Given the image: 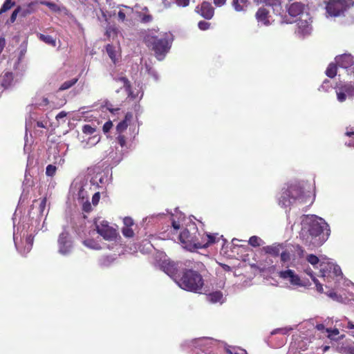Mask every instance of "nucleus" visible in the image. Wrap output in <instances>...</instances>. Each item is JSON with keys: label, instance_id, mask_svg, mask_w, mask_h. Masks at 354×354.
I'll return each instance as SVG.
<instances>
[{"label": "nucleus", "instance_id": "nucleus-1", "mask_svg": "<svg viewBox=\"0 0 354 354\" xmlns=\"http://www.w3.org/2000/svg\"><path fill=\"white\" fill-rule=\"evenodd\" d=\"M330 229L328 223L322 218H308L302 224L299 238L302 243L313 250L322 245L328 239Z\"/></svg>", "mask_w": 354, "mask_h": 354}, {"label": "nucleus", "instance_id": "nucleus-2", "mask_svg": "<svg viewBox=\"0 0 354 354\" xmlns=\"http://www.w3.org/2000/svg\"><path fill=\"white\" fill-rule=\"evenodd\" d=\"M218 234L200 232L195 223H189L179 234L178 239L183 247L194 252L198 249L207 248L218 241Z\"/></svg>", "mask_w": 354, "mask_h": 354}, {"label": "nucleus", "instance_id": "nucleus-3", "mask_svg": "<svg viewBox=\"0 0 354 354\" xmlns=\"http://www.w3.org/2000/svg\"><path fill=\"white\" fill-rule=\"evenodd\" d=\"M175 280L182 289L195 293H201L204 286L202 275L192 269L185 270L180 278Z\"/></svg>", "mask_w": 354, "mask_h": 354}, {"label": "nucleus", "instance_id": "nucleus-4", "mask_svg": "<svg viewBox=\"0 0 354 354\" xmlns=\"http://www.w3.org/2000/svg\"><path fill=\"white\" fill-rule=\"evenodd\" d=\"M145 42L154 52L156 57L159 60L164 58L170 48L169 40L165 37H159L158 36L147 35L145 37Z\"/></svg>", "mask_w": 354, "mask_h": 354}, {"label": "nucleus", "instance_id": "nucleus-5", "mask_svg": "<svg viewBox=\"0 0 354 354\" xmlns=\"http://www.w3.org/2000/svg\"><path fill=\"white\" fill-rule=\"evenodd\" d=\"M328 16L337 17L344 16L345 12L354 6L353 0H328L325 1Z\"/></svg>", "mask_w": 354, "mask_h": 354}, {"label": "nucleus", "instance_id": "nucleus-6", "mask_svg": "<svg viewBox=\"0 0 354 354\" xmlns=\"http://www.w3.org/2000/svg\"><path fill=\"white\" fill-rule=\"evenodd\" d=\"M59 252L66 255L71 252L73 248V242L71 236L66 230H64L58 237Z\"/></svg>", "mask_w": 354, "mask_h": 354}, {"label": "nucleus", "instance_id": "nucleus-7", "mask_svg": "<svg viewBox=\"0 0 354 354\" xmlns=\"http://www.w3.org/2000/svg\"><path fill=\"white\" fill-rule=\"evenodd\" d=\"M96 230L106 241L115 240L118 236L117 230L109 226L106 221H102L100 225H97Z\"/></svg>", "mask_w": 354, "mask_h": 354}, {"label": "nucleus", "instance_id": "nucleus-8", "mask_svg": "<svg viewBox=\"0 0 354 354\" xmlns=\"http://www.w3.org/2000/svg\"><path fill=\"white\" fill-rule=\"evenodd\" d=\"M278 275L281 279H288L290 284L292 286H304V283H302L299 276L295 274L294 270L289 269L286 270H282L278 273Z\"/></svg>", "mask_w": 354, "mask_h": 354}, {"label": "nucleus", "instance_id": "nucleus-9", "mask_svg": "<svg viewBox=\"0 0 354 354\" xmlns=\"http://www.w3.org/2000/svg\"><path fill=\"white\" fill-rule=\"evenodd\" d=\"M196 12L201 15L205 19H211L214 15V9L212 4L207 1H203L201 5L197 6Z\"/></svg>", "mask_w": 354, "mask_h": 354}, {"label": "nucleus", "instance_id": "nucleus-10", "mask_svg": "<svg viewBox=\"0 0 354 354\" xmlns=\"http://www.w3.org/2000/svg\"><path fill=\"white\" fill-rule=\"evenodd\" d=\"M255 17L257 21L261 25L266 26L270 25V19L271 15H270V12L268 9L265 8H259L255 14Z\"/></svg>", "mask_w": 354, "mask_h": 354}, {"label": "nucleus", "instance_id": "nucleus-11", "mask_svg": "<svg viewBox=\"0 0 354 354\" xmlns=\"http://www.w3.org/2000/svg\"><path fill=\"white\" fill-rule=\"evenodd\" d=\"M284 243H274L270 245L264 246L262 250L268 254L271 255L273 257H277L279 256L281 250L283 249Z\"/></svg>", "mask_w": 354, "mask_h": 354}, {"label": "nucleus", "instance_id": "nucleus-12", "mask_svg": "<svg viewBox=\"0 0 354 354\" xmlns=\"http://www.w3.org/2000/svg\"><path fill=\"white\" fill-rule=\"evenodd\" d=\"M162 270L172 278L176 277L178 268L176 264L171 261H164L161 264Z\"/></svg>", "mask_w": 354, "mask_h": 354}, {"label": "nucleus", "instance_id": "nucleus-13", "mask_svg": "<svg viewBox=\"0 0 354 354\" xmlns=\"http://www.w3.org/2000/svg\"><path fill=\"white\" fill-rule=\"evenodd\" d=\"M335 62L339 67L343 68H348L354 63L353 58L350 54H344L336 57Z\"/></svg>", "mask_w": 354, "mask_h": 354}, {"label": "nucleus", "instance_id": "nucleus-14", "mask_svg": "<svg viewBox=\"0 0 354 354\" xmlns=\"http://www.w3.org/2000/svg\"><path fill=\"white\" fill-rule=\"evenodd\" d=\"M304 7L300 2H294L288 7V12L291 17H297L303 13Z\"/></svg>", "mask_w": 354, "mask_h": 354}, {"label": "nucleus", "instance_id": "nucleus-15", "mask_svg": "<svg viewBox=\"0 0 354 354\" xmlns=\"http://www.w3.org/2000/svg\"><path fill=\"white\" fill-rule=\"evenodd\" d=\"M303 191L301 188L297 185H290L286 190V194L291 198L292 202L301 197Z\"/></svg>", "mask_w": 354, "mask_h": 354}, {"label": "nucleus", "instance_id": "nucleus-16", "mask_svg": "<svg viewBox=\"0 0 354 354\" xmlns=\"http://www.w3.org/2000/svg\"><path fill=\"white\" fill-rule=\"evenodd\" d=\"M333 263L326 261H322L319 263V272L321 273V277H325L330 274L332 272V269L333 268Z\"/></svg>", "mask_w": 354, "mask_h": 354}, {"label": "nucleus", "instance_id": "nucleus-17", "mask_svg": "<svg viewBox=\"0 0 354 354\" xmlns=\"http://www.w3.org/2000/svg\"><path fill=\"white\" fill-rule=\"evenodd\" d=\"M114 80L115 82H120L123 84V88H124V90L126 91V92L127 93L129 96L135 97V96L133 95V91L131 90V83L127 77L121 76V77H115Z\"/></svg>", "mask_w": 354, "mask_h": 354}, {"label": "nucleus", "instance_id": "nucleus-18", "mask_svg": "<svg viewBox=\"0 0 354 354\" xmlns=\"http://www.w3.org/2000/svg\"><path fill=\"white\" fill-rule=\"evenodd\" d=\"M337 86L348 97H354V85L351 83H339Z\"/></svg>", "mask_w": 354, "mask_h": 354}, {"label": "nucleus", "instance_id": "nucleus-19", "mask_svg": "<svg viewBox=\"0 0 354 354\" xmlns=\"http://www.w3.org/2000/svg\"><path fill=\"white\" fill-rule=\"evenodd\" d=\"M248 4V0H232V6L236 12L245 10Z\"/></svg>", "mask_w": 354, "mask_h": 354}, {"label": "nucleus", "instance_id": "nucleus-20", "mask_svg": "<svg viewBox=\"0 0 354 354\" xmlns=\"http://www.w3.org/2000/svg\"><path fill=\"white\" fill-rule=\"evenodd\" d=\"M21 12V15L22 17H26L28 14L30 13V11H29L28 9L22 10L19 6L17 7L12 13L10 17V22L14 23L17 19V15Z\"/></svg>", "mask_w": 354, "mask_h": 354}, {"label": "nucleus", "instance_id": "nucleus-21", "mask_svg": "<svg viewBox=\"0 0 354 354\" xmlns=\"http://www.w3.org/2000/svg\"><path fill=\"white\" fill-rule=\"evenodd\" d=\"M338 65L336 63H330L326 70V75L330 77L333 78L337 75V70Z\"/></svg>", "mask_w": 354, "mask_h": 354}, {"label": "nucleus", "instance_id": "nucleus-22", "mask_svg": "<svg viewBox=\"0 0 354 354\" xmlns=\"http://www.w3.org/2000/svg\"><path fill=\"white\" fill-rule=\"evenodd\" d=\"M223 299V293L221 291H215L207 295V299L212 303L220 302Z\"/></svg>", "mask_w": 354, "mask_h": 354}, {"label": "nucleus", "instance_id": "nucleus-23", "mask_svg": "<svg viewBox=\"0 0 354 354\" xmlns=\"http://www.w3.org/2000/svg\"><path fill=\"white\" fill-rule=\"evenodd\" d=\"M12 80H13L12 73L10 72L6 73L3 75L2 81H1V86L3 88H7L11 85Z\"/></svg>", "mask_w": 354, "mask_h": 354}, {"label": "nucleus", "instance_id": "nucleus-24", "mask_svg": "<svg viewBox=\"0 0 354 354\" xmlns=\"http://www.w3.org/2000/svg\"><path fill=\"white\" fill-rule=\"evenodd\" d=\"M118 29L115 26L109 25L106 28L105 35L109 39H114L118 36Z\"/></svg>", "mask_w": 354, "mask_h": 354}, {"label": "nucleus", "instance_id": "nucleus-25", "mask_svg": "<svg viewBox=\"0 0 354 354\" xmlns=\"http://www.w3.org/2000/svg\"><path fill=\"white\" fill-rule=\"evenodd\" d=\"M38 36V38L44 41V43L48 44V45H50L52 46H56V41L55 39L50 35H44V34H41V33H39L37 35Z\"/></svg>", "mask_w": 354, "mask_h": 354}, {"label": "nucleus", "instance_id": "nucleus-26", "mask_svg": "<svg viewBox=\"0 0 354 354\" xmlns=\"http://www.w3.org/2000/svg\"><path fill=\"white\" fill-rule=\"evenodd\" d=\"M279 256H280L281 261L282 263H286L287 261H289L291 259L290 252L287 249L286 245L285 244L283 245V249L282 250H281Z\"/></svg>", "mask_w": 354, "mask_h": 354}, {"label": "nucleus", "instance_id": "nucleus-27", "mask_svg": "<svg viewBox=\"0 0 354 354\" xmlns=\"http://www.w3.org/2000/svg\"><path fill=\"white\" fill-rule=\"evenodd\" d=\"M257 3H263L272 8L281 7V0H254Z\"/></svg>", "mask_w": 354, "mask_h": 354}, {"label": "nucleus", "instance_id": "nucleus-28", "mask_svg": "<svg viewBox=\"0 0 354 354\" xmlns=\"http://www.w3.org/2000/svg\"><path fill=\"white\" fill-rule=\"evenodd\" d=\"M292 201L288 196L286 194V191H284L282 194V196H281L279 199V205L283 207H288L292 203Z\"/></svg>", "mask_w": 354, "mask_h": 354}, {"label": "nucleus", "instance_id": "nucleus-29", "mask_svg": "<svg viewBox=\"0 0 354 354\" xmlns=\"http://www.w3.org/2000/svg\"><path fill=\"white\" fill-rule=\"evenodd\" d=\"M106 50L109 55V57L111 58V59L113 61V63H115L116 62V51L115 49V47L112 44H107L106 46Z\"/></svg>", "mask_w": 354, "mask_h": 354}, {"label": "nucleus", "instance_id": "nucleus-30", "mask_svg": "<svg viewBox=\"0 0 354 354\" xmlns=\"http://www.w3.org/2000/svg\"><path fill=\"white\" fill-rule=\"evenodd\" d=\"M78 81V78H73L71 80H68L64 82L59 88V91H64L71 88L73 85H75Z\"/></svg>", "mask_w": 354, "mask_h": 354}, {"label": "nucleus", "instance_id": "nucleus-31", "mask_svg": "<svg viewBox=\"0 0 354 354\" xmlns=\"http://www.w3.org/2000/svg\"><path fill=\"white\" fill-rule=\"evenodd\" d=\"M140 21L143 24H148L153 21V16L150 13H138Z\"/></svg>", "mask_w": 354, "mask_h": 354}, {"label": "nucleus", "instance_id": "nucleus-32", "mask_svg": "<svg viewBox=\"0 0 354 354\" xmlns=\"http://www.w3.org/2000/svg\"><path fill=\"white\" fill-rule=\"evenodd\" d=\"M15 3L12 1V0H6L0 9V14L10 10L15 6Z\"/></svg>", "mask_w": 354, "mask_h": 354}, {"label": "nucleus", "instance_id": "nucleus-33", "mask_svg": "<svg viewBox=\"0 0 354 354\" xmlns=\"http://www.w3.org/2000/svg\"><path fill=\"white\" fill-rule=\"evenodd\" d=\"M41 3L42 5L46 6L51 11L54 12H58L60 11V8L55 3L50 1H42Z\"/></svg>", "mask_w": 354, "mask_h": 354}, {"label": "nucleus", "instance_id": "nucleus-34", "mask_svg": "<svg viewBox=\"0 0 354 354\" xmlns=\"http://www.w3.org/2000/svg\"><path fill=\"white\" fill-rule=\"evenodd\" d=\"M307 261L310 263L314 268H317V265L319 263V258L313 254H308L306 257Z\"/></svg>", "mask_w": 354, "mask_h": 354}, {"label": "nucleus", "instance_id": "nucleus-35", "mask_svg": "<svg viewBox=\"0 0 354 354\" xmlns=\"http://www.w3.org/2000/svg\"><path fill=\"white\" fill-rule=\"evenodd\" d=\"M26 244L24 252H28L32 249L33 244V236L31 234L26 236Z\"/></svg>", "mask_w": 354, "mask_h": 354}, {"label": "nucleus", "instance_id": "nucleus-36", "mask_svg": "<svg viewBox=\"0 0 354 354\" xmlns=\"http://www.w3.org/2000/svg\"><path fill=\"white\" fill-rule=\"evenodd\" d=\"M129 124L125 121H120L116 126V131L118 134H122L128 127Z\"/></svg>", "mask_w": 354, "mask_h": 354}, {"label": "nucleus", "instance_id": "nucleus-37", "mask_svg": "<svg viewBox=\"0 0 354 354\" xmlns=\"http://www.w3.org/2000/svg\"><path fill=\"white\" fill-rule=\"evenodd\" d=\"M335 92L337 94V100L339 102H343L346 101L348 95H346L343 91H342V90L339 88L337 86L335 87Z\"/></svg>", "mask_w": 354, "mask_h": 354}, {"label": "nucleus", "instance_id": "nucleus-38", "mask_svg": "<svg viewBox=\"0 0 354 354\" xmlns=\"http://www.w3.org/2000/svg\"><path fill=\"white\" fill-rule=\"evenodd\" d=\"M122 233L127 238H132L134 236V232L131 227H123L122 228Z\"/></svg>", "mask_w": 354, "mask_h": 354}, {"label": "nucleus", "instance_id": "nucleus-39", "mask_svg": "<svg viewBox=\"0 0 354 354\" xmlns=\"http://www.w3.org/2000/svg\"><path fill=\"white\" fill-rule=\"evenodd\" d=\"M57 171V167L53 165H48L46 169V174L48 176L53 177Z\"/></svg>", "mask_w": 354, "mask_h": 354}, {"label": "nucleus", "instance_id": "nucleus-40", "mask_svg": "<svg viewBox=\"0 0 354 354\" xmlns=\"http://www.w3.org/2000/svg\"><path fill=\"white\" fill-rule=\"evenodd\" d=\"M261 241V239L257 236H252L250 238L248 243L250 245L253 247H257L260 245V242Z\"/></svg>", "mask_w": 354, "mask_h": 354}, {"label": "nucleus", "instance_id": "nucleus-41", "mask_svg": "<svg viewBox=\"0 0 354 354\" xmlns=\"http://www.w3.org/2000/svg\"><path fill=\"white\" fill-rule=\"evenodd\" d=\"M82 132L85 134L91 135L95 132V129L90 124H85L82 127Z\"/></svg>", "mask_w": 354, "mask_h": 354}, {"label": "nucleus", "instance_id": "nucleus-42", "mask_svg": "<svg viewBox=\"0 0 354 354\" xmlns=\"http://www.w3.org/2000/svg\"><path fill=\"white\" fill-rule=\"evenodd\" d=\"M116 140L121 147H124L126 146V138L124 135L118 134V136L116 138Z\"/></svg>", "mask_w": 354, "mask_h": 354}, {"label": "nucleus", "instance_id": "nucleus-43", "mask_svg": "<svg viewBox=\"0 0 354 354\" xmlns=\"http://www.w3.org/2000/svg\"><path fill=\"white\" fill-rule=\"evenodd\" d=\"M198 26L201 30H208L210 27V23L205 21H200L198 24Z\"/></svg>", "mask_w": 354, "mask_h": 354}, {"label": "nucleus", "instance_id": "nucleus-44", "mask_svg": "<svg viewBox=\"0 0 354 354\" xmlns=\"http://www.w3.org/2000/svg\"><path fill=\"white\" fill-rule=\"evenodd\" d=\"M180 229V223L179 221H173L171 223V232L177 233L178 230Z\"/></svg>", "mask_w": 354, "mask_h": 354}, {"label": "nucleus", "instance_id": "nucleus-45", "mask_svg": "<svg viewBox=\"0 0 354 354\" xmlns=\"http://www.w3.org/2000/svg\"><path fill=\"white\" fill-rule=\"evenodd\" d=\"M326 331L328 333V338H330L331 339H334L333 336L334 335H337L339 334V330L337 329V328H335V329L326 328Z\"/></svg>", "mask_w": 354, "mask_h": 354}, {"label": "nucleus", "instance_id": "nucleus-46", "mask_svg": "<svg viewBox=\"0 0 354 354\" xmlns=\"http://www.w3.org/2000/svg\"><path fill=\"white\" fill-rule=\"evenodd\" d=\"M112 127H113V122L111 120L106 122L104 124L103 127H102L103 132L104 133L109 132V131L111 129Z\"/></svg>", "mask_w": 354, "mask_h": 354}, {"label": "nucleus", "instance_id": "nucleus-47", "mask_svg": "<svg viewBox=\"0 0 354 354\" xmlns=\"http://www.w3.org/2000/svg\"><path fill=\"white\" fill-rule=\"evenodd\" d=\"M123 223L124 227H131L134 225L133 220L131 217H125L123 219Z\"/></svg>", "mask_w": 354, "mask_h": 354}, {"label": "nucleus", "instance_id": "nucleus-48", "mask_svg": "<svg viewBox=\"0 0 354 354\" xmlns=\"http://www.w3.org/2000/svg\"><path fill=\"white\" fill-rule=\"evenodd\" d=\"M313 281L316 286V289L317 290V292L322 293L323 292V286L322 285V283H320L319 282V281L316 279V277H313Z\"/></svg>", "mask_w": 354, "mask_h": 354}, {"label": "nucleus", "instance_id": "nucleus-49", "mask_svg": "<svg viewBox=\"0 0 354 354\" xmlns=\"http://www.w3.org/2000/svg\"><path fill=\"white\" fill-rule=\"evenodd\" d=\"M100 198V192H96L93 194L92 197V203L93 205H97L99 203Z\"/></svg>", "mask_w": 354, "mask_h": 354}, {"label": "nucleus", "instance_id": "nucleus-50", "mask_svg": "<svg viewBox=\"0 0 354 354\" xmlns=\"http://www.w3.org/2000/svg\"><path fill=\"white\" fill-rule=\"evenodd\" d=\"M92 209L91 205L90 202L86 201L82 205V210L85 212H90Z\"/></svg>", "mask_w": 354, "mask_h": 354}, {"label": "nucleus", "instance_id": "nucleus-51", "mask_svg": "<svg viewBox=\"0 0 354 354\" xmlns=\"http://www.w3.org/2000/svg\"><path fill=\"white\" fill-rule=\"evenodd\" d=\"M176 3L178 6L186 7L189 3V0H175Z\"/></svg>", "mask_w": 354, "mask_h": 354}, {"label": "nucleus", "instance_id": "nucleus-52", "mask_svg": "<svg viewBox=\"0 0 354 354\" xmlns=\"http://www.w3.org/2000/svg\"><path fill=\"white\" fill-rule=\"evenodd\" d=\"M332 272L334 274L335 276H339L342 272L340 268L337 265L333 264Z\"/></svg>", "mask_w": 354, "mask_h": 354}, {"label": "nucleus", "instance_id": "nucleus-53", "mask_svg": "<svg viewBox=\"0 0 354 354\" xmlns=\"http://www.w3.org/2000/svg\"><path fill=\"white\" fill-rule=\"evenodd\" d=\"M133 118V113L131 112H127L125 114L124 119L123 121H125L127 123L129 124V122L132 120Z\"/></svg>", "mask_w": 354, "mask_h": 354}, {"label": "nucleus", "instance_id": "nucleus-54", "mask_svg": "<svg viewBox=\"0 0 354 354\" xmlns=\"http://www.w3.org/2000/svg\"><path fill=\"white\" fill-rule=\"evenodd\" d=\"M39 106H47L49 104V100L47 97H43L41 102L37 104Z\"/></svg>", "mask_w": 354, "mask_h": 354}, {"label": "nucleus", "instance_id": "nucleus-55", "mask_svg": "<svg viewBox=\"0 0 354 354\" xmlns=\"http://www.w3.org/2000/svg\"><path fill=\"white\" fill-rule=\"evenodd\" d=\"M226 0H214V3L217 7H221L225 5Z\"/></svg>", "mask_w": 354, "mask_h": 354}, {"label": "nucleus", "instance_id": "nucleus-56", "mask_svg": "<svg viewBox=\"0 0 354 354\" xmlns=\"http://www.w3.org/2000/svg\"><path fill=\"white\" fill-rule=\"evenodd\" d=\"M118 19L122 21H124L126 19V15H125L124 12L122 10H120L118 12Z\"/></svg>", "mask_w": 354, "mask_h": 354}, {"label": "nucleus", "instance_id": "nucleus-57", "mask_svg": "<svg viewBox=\"0 0 354 354\" xmlns=\"http://www.w3.org/2000/svg\"><path fill=\"white\" fill-rule=\"evenodd\" d=\"M67 113L65 111H61L56 115V119L59 120L61 118H64L66 116Z\"/></svg>", "mask_w": 354, "mask_h": 354}, {"label": "nucleus", "instance_id": "nucleus-58", "mask_svg": "<svg viewBox=\"0 0 354 354\" xmlns=\"http://www.w3.org/2000/svg\"><path fill=\"white\" fill-rule=\"evenodd\" d=\"M46 204V198H42V200L41 201V203H40V208H41V211L45 207Z\"/></svg>", "mask_w": 354, "mask_h": 354}, {"label": "nucleus", "instance_id": "nucleus-59", "mask_svg": "<svg viewBox=\"0 0 354 354\" xmlns=\"http://www.w3.org/2000/svg\"><path fill=\"white\" fill-rule=\"evenodd\" d=\"M316 328L318 330H320V331H324V330H326V328H325V326L324 324H317L316 326Z\"/></svg>", "mask_w": 354, "mask_h": 354}, {"label": "nucleus", "instance_id": "nucleus-60", "mask_svg": "<svg viewBox=\"0 0 354 354\" xmlns=\"http://www.w3.org/2000/svg\"><path fill=\"white\" fill-rule=\"evenodd\" d=\"M296 248H297V251L299 252V255H303L304 250L302 248V247L300 246L299 245H297Z\"/></svg>", "mask_w": 354, "mask_h": 354}, {"label": "nucleus", "instance_id": "nucleus-61", "mask_svg": "<svg viewBox=\"0 0 354 354\" xmlns=\"http://www.w3.org/2000/svg\"><path fill=\"white\" fill-rule=\"evenodd\" d=\"M162 2L165 6H170L171 4L174 2V0H162Z\"/></svg>", "mask_w": 354, "mask_h": 354}, {"label": "nucleus", "instance_id": "nucleus-62", "mask_svg": "<svg viewBox=\"0 0 354 354\" xmlns=\"http://www.w3.org/2000/svg\"><path fill=\"white\" fill-rule=\"evenodd\" d=\"M306 272L309 276H310V277H311V279H313V277H315L313 275V270H312L310 268L307 269V270H306Z\"/></svg>", "mask_w": 354, "mask_h": 354}, {"label": "nucleus", "instance_id": "nucleus-63", "mask_svg": "<svg viewBox=\"0 0 354 354\" xmlns=\"http://www.w3.org/2000/svg\"><path fill=\"white\" fill-rule=\"evenodd\" d=\"M234 354H248L246 351L244 349H239L237 351H235Z\"/></svg>", "mask_w": 354, "mask_h": 354}, {"label": "nucleus", "instance_id": "nucleus-64", "mask_svg": "<svg viewBox=\"0 0 354 354\" xmlns=\"http://www.w3.org/2000/svg\"><path fill=\"white\" fill-rule=\"evenodd\" d=\"M328 295L330 297L333 298V299H335V298H336V297H337V293H336V292H333V291L330 292L328 294Z\"/></svg>", "mask_w": 354, "mask_h": 354}]
</instances>
